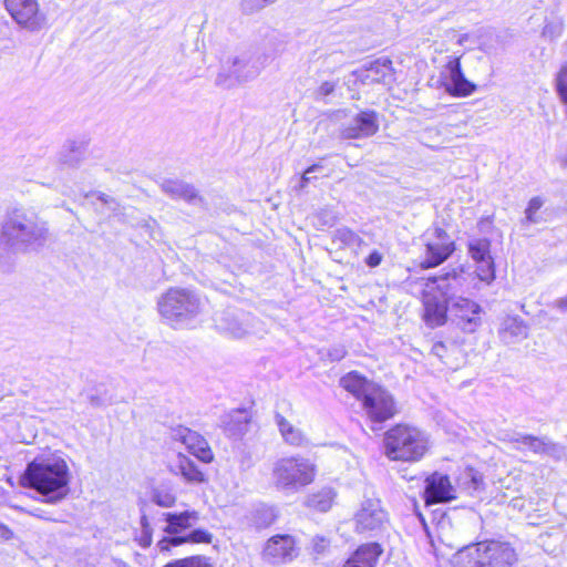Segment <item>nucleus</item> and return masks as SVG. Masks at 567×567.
I'll use <instances>...</instances> for the list:
<instances>
[{
	"label": "nucleus",
	"mask_w": 567,
	"mask_h": 567,
	"mask_svg": "<svg viewBox=\"0 0 567 567\" xmlns=\"http://www.w3.org/2000/svg\"><path fill=\"white\" fill-rule=\"evenodd\" d=\"M161 519L166 523L163 532L173 537L181 536L179 534L192 528L199 520V514L196 511L167 512L161 514Z\"/></svg>",
	"instance_id": "20"
},
{
	"label": "nucleus",
	"mask_w": 567,
	"mask_h": 567,
	"mask_svg": "<svg viewBox=\"0 0 567 567\" xmlns=\"http://www.w3.org/2000/svg\"><path fill=\"white\" fill-rule=\"evenodd\" d=\"M23 487L35 489L43 502L58 504L69 492L70 471L65 460L56 454L35 457L20 477Z\"/></svg>",
	"instance_id": "1"
},
{
	"label": "nucleus",
	"mask_w": 567,
	"mask_h": 567,
	"mask_svg": "<svg viewBox=\"0 0 567 567\" xmlns=\"http://www.w3.org/2000/svg\"><path fill=\"white\" fill-rule=\"evenodd\" d=\"M275 421L284 441L287 444L292 446H303L307 444L308 441L302 431L293 426L281 414L277 413L275 415Z\"/></svg>",
	"instance_id": "30"
},
{
	"label": "nucleus",
	"mask_w": 567,
	"mask_h": 567,
	"mask_svg": "<svg viewBox=\"0 0 567 567\" xmlns=\"http://www.w3.org/2000/svg\"><path fill=\"white\" fill-rule=\"evenodd\" d=\"M7 11L22 28L38 32L48 25V17L38 0H4Z\"/></svg>",
	"instance_id": "11"
},
{
	"label": "nucleus",
	"mask_w": 567,
	"mask_h": 567,
	"mask_svg": "<svg viewBox=\"0 0 567 567\" xmlns=\"http://www.w3.org/2000/svg\"><path fill=\"white\" fill-rule=\"evenodd\" d=\"M563 32V23L561 22H548L545 24L543 29V37L554 40L560 37Z\"/></svg>",
	"instance_id": "47"
},
{
	"label": "nucleus",
	"mask_w": 567,
	"mask_h": 567,
	"mask_svg": "<svg viewBox=\"0 0 567 567\" xmlns=\"http://www.w3.org/2000/svg\"><path fill=\"white\" fill-rule=\"evenodd\" d=\"M422 241L425 250L421 266L425 269L443 264L455 250V244L450 235L439 226L429 228L422 235Z\"/></svg>",
	"instance_id": "10"
},
{
	"label": "nucleus",
	"mask_w": 567,
	"mask_h": 567,
	"mask_svg": "<svg viewBox=\"0 0 567 567\" xmlns=\"http://www.w3.org/2000/svg\"><path fill=\"white\" fill-rule=\"evenodd\" d=\"M337 497V492L332 487H323L320 491L308 495L305 499V506L320 513L328 512Z\"/></svg>",
	"instance_id": "28"
},
{
	"label": "nucleus",
	"mask_w": 567,
	"mask_h": 567,
	"mask_svg": "<svg viewBox=\"0 0 567 567\" xmlns=\"http://www.w3.org/2000/svg\"><path fill=\"white\" fill-rule=\"evenodd\" d=\"M559 162H560L561 167L567 169V154L561 156Z\"/></svg>",
	"instance_id": "59"
},
{
	"label": "nucleus",
	"mask_w": 567,
	"mask_h": 567,
	"mask_svg": "<svg viewBox=\"0 0 567 567\" xmlns=\"http://www.w3.org/2000/svg\"><path fill=\"white\" fill-rule=\"evenodd\" d=\"M205 302L198 293L186 288H171L158 300L161 316L171 326H188L204 309Z\"/></svg>",
	"instance_id": "6"
},
{
	"label": "nucleus",
	"mask_w": 567,
	"mask_h": 567,
	"mask_svg": "<svg viewBox=\"0 0 567 567\" xmlns=\"http://www.w3.org/2000/svg\"><path fill=\"white\" fill-rule=\"evenodd\" d=\"M334 243H339L343 247H354L362 244V238L348 227H340L332 234Z\"/></svg>",
	"instance_id": "37"
},
{
	"label": "nucleus",
	"mask_w": 567,
	"mask_h": 567,
	"mask_svg": "<svg viewBox=\"0 0 567 567\" xmlns=\"http://www.w3.org/2000/svg\"><path fill=\"white\" fill-rule=\"evenodd\" d=\"M278 51V49L272 53L267 51H243L229 55L221 62L215 84L224 89H231L255 80L270 64Z\"/></svg>",
	"instance_id": "5"
},
{
	"label": "nucleus",
	"mask_w": 567,
	"mask_h": 567,
	"mask_svg": "<svg viewBox=\"0 0 567 567\" xmlns=\"http://www.w3.org/2000/svg\"><path fill=\"white\" fill-rule=\"evenodd\" d=\"M554 306L561 312L567 311V295L563 298L555 300Z\"/></svg>",
	"instance_id": "54"
},
{
	"label": "nucleus",
	"mask_w": 567,
	"mask_h": 567,
	"mask_svg": "<svg viewBox=\"0 0 567 567\" xmlns=\"http://www.w3.org/2000/svg\"><path fill=\"white\" fill-rule=\"evenodd\" d=\"M171 471L190 484H200L206 481L205 474L197 467L196 463L183 453H178L171 465Z\"/></svg>",
	"instance_id": "24"
},
{
	"label": "nucleus",
	"mask_w": 567,
	"mask_h": 567,
	"mask_svg": "<svg viewBox=\"0 0 567 567\" xmlns=\"http://www.w3.org/2000/svg\"><path fill=\"white\" fill-rule=\"evenodd\" d=\"M547 436H535L532 434L515 433L508 437V442L520 444L535 454H543Z\"/></svg>",
	"instance_id": "34"
},
{
	"label": "nucleus",
	"mask_w": 567,
	"mask_h": 567,
	"mask_svg": "<svg viewBox=\"0 0 567 567\" xmlns=\"http://www.w3.org/2000/svg\"><path fill=\"white\" fill-rule=\"evenodd\" d=\"M392 78V61L390 59H379L367 68L365 79L371 82H386Z\"/></svg>",
	"instance_id": "31"
},
{
	"label": "nucleus",
	"mask_w": 567,
	"mask_h": 567,
	"mask_svg": "<svg viewBox=\"0 0 567 567\" xmlns=\"http://www.w3.org/2000/svg\"><path fill=\"white\" fill-rule=\"evenodd\" d=\"M460 485L470 494L478 493L485 489L483 475L472 467L465 468L460 477Z\"/></svg>",
	"instance_id": "35"
},
{
	"label": "nucleus",
	"mask_w": 567,
	"mask_h": 567,
	"mask_svg": "<svg viewBox=\"0 0 567 567\" xmlns=\"http://www.w3.org/2000/svg\"><path fill=\"white\" fill-rule=\"evenodd\" d=\"M250 421V413L245 409H238L225 414L220 424L227 436L237 439L248 432Z\"/></svg>",
	"instance_id": "22"
},
{
	"label": "nucleus",
	"mask_w": 567,
	"mask_h": 567,
	"mask_svg": "<svg viewBox=\"0 0 567 567\" xmlns=\"http://www.w3.org/2000/svg\"><path fill=\"white\" fill-rule=\"evenodd\" d=\"M150 499L159 507L172 508L177 502V496L172 486L161 484L151 489Z\"/></svg>",
	"instance_id": "32"
},
{
	"label": "nucleus",
	"mask_w": 567,
	"mask_h": 567,
	"mask_svg": "<svg viewBox=\"0 0 567 567\" xmlns=\"http://www.w3.org/2000/svg\"><path fill=\"white\" fill-rule=\"evenodd\" d=\"M4 248L13 252H27L44 245L48 239V224L34 209L12 207L2 220Z\"/></svg>",
	"instance_id": "2"
},
{
	"label": "nucleus",
	"mask_w": 567,
	"mask_h": 567,
	"mask_svg": "<svg viewBox=\"0 0 567 567\" xmlns=\"http://www.w3.org/2000/svg\"><path fill=\"white\" fill-rule=\"evenodd\" d=\"M529 328L519 317H507L503 320L499 337L506 344L519 342L528 337Z\"/></svg>",
	"instance_id": "25"
},
{
	"label": "nucleus",
	"mask_w": 567,
	"mask_h": 567,
	"mask_svg": "<svg viewBox=\"0 0 567 567\" xmlns=\"http://www.w3.org/2000/svg\"><path fill=\"white\" fill-rule=\"evenodd\" d=\"M468 254L475 262L491 257V241L486 238L472 239L468 243Z\"/></svg>",
	"instance_id": "39"
},
{
	"label": "nucleus",
	"mask_w": 567,
	"mask_h": 567,
	"mask_svg": "<svg viewBox=\"0 0 567 567\" xmlns=\"http://www.w3.org/2000/svg\"><path fill=\"white\" fill-rule=\"evenodd\" d=\"M517 561L513 545L496 539L464 545L452 557L453 567H514Z\"/></svg>",
	"instance_id": "3"
},
{
	"label": "nucleus",
	"mask_w": 567,
	"mask_h": 567,
	"mask_svg": "<svg viewBox=\"0 0 567 567\" xmlns=\"http://www.w3.org/2000/svg\"><path fill=\"white\" fill-rule=\"evenodd\" d=\"M476 275L480 280L489 284L495 279V267L492 256L476 261Z\"/></svg>",
	"instance_id": "43"
},
{
	"label": "nucleus",
	"mask_w": 567,
	"mask_h": 567,
	"mask_svg": "<svg viewBox=\"0 0 567 567\" xmlns=\"http://www.w3.org/2000/svg\"><path fill=\"white\" fill-rule=\"evenodd\" d=\"M215 323L220 332L241 339L255 332L256 318L243 310L228 308L216 317Z\"/></svg>",
	"instance_id": "13"
},
{
	"label": "nucleus",
	"mask_w": 567,
	"mask_h": 567,
	"mask_svg": "<svg viewBox=\"0 0 567 567\" xmlns=\"http://www.w3.org/2000/svg\"><path fill=\"white\" fill-rule=\"evenodd\" d=\"M384 447L390 460L417 462L427 452L429 440L419 429L398 424L385 433Z\"/></svg>",
	"instance_id": "8"
},
{
	"label": "nucleus",
	"mask_w": 567,
	"mask_h": 567,
	"mask_svg": "<svg viewBox=\"0 0 567 567\" xmlns=\"http://www.w3.org/2000/svg\"><path fill=\"white\" fill-rule=\"evenodd\" d=\"M482 309L480 305L468 298L453 300L449 305L440 303L435 295L424 297V320L431 327H440L445 323L447 312L453 322L464 332L472 333L481 324Z\"/></svg>",
	"instance_id": "4"
},
{
	"label": "nucleus",
	"mask_w": 567,
	"mask_h": 567,
	"mask_svg": "<svg viewBox=\"0 0 567 567\" xmlns=\"http://www.w3.org/2000/svg\"><path fill=\"white\" fill-rule=\"evenodd\" d=\"M544 205V200L542 197L536 196L533 197L527 205V208L525 209V217L522 220V224L524 226H529L532 224H538L542 219L539 216H537V212L542 208Z\"/></svg>",
	"instance_id": "42"
},
{
	"label": "nucleus",
	"mask_w": 567,
	"mask_h": 567,
	"mask_svg": "<svg viewBox=\"0 0 567 567\" xmlns=\"http://www.w3.org/2000/svg\"><path fill=\"white\" fill-rule=\"evenodd\" d=\"M99 200H101L102 203L104 204H110V203H114V199L111 198L110 196L105 195V194H99L97 196Z\"/></svg>",
	"instance_id": "57"
},
{
	"label": "nucleus",
	"mask_w": 567,
	"mask_h": 567,
	"mask_svg": "<svg viewBox=\"0 0 567 567\" xmlns=\"http://www.w3.org/2000/svg\"><path fill=\"white\" fill-rule=\"evenodd\" d=\"M555 91L560 102L566 106L565 115L567 117V62L560 66L555 76Z\"/></svg>",
	"instance_id": "41"
},
{
	"label": "nucleus",
	"mask_w": 567,
	"mask_h": 567,
	"mask_svg": "<svg viewBox=\"0 0 567 567\" xmlns=\"http://www.w3.org/2000/svg\"><path fill=\"white\" fill-rule=\"evenodd\" d=\"M322 169V166L319 164H313L309 166L303 174L301 175L299 179V188H305L312 179H316L317 177L313 176V173H317Z\"/></svg>",
	"instance_id": "48"
},
{
	"label": "nucleus",
	"mask_w": 567,
	"mask_h": 567,
	"mask_svg": "<svg viewBox=\"0 0 567 567\" xmlns=\"http://www.w3.org/2000/svg\"><path fill=\"white\" fill-rule=\"evenodd\" d=\"M317 475V466L300 455L278 458L271 471L274 486L286 494H295L310 485Z\"/></svg>",
	"instance_id": "7"
},
{
	"label": "nucleus",
	"mask_w": 567,
	"mask_h": 567,
	"mask_svg": "<svg viewBox=\"0 0 567 567\" xmlns=\"http://www.w3.org/2000/svg\"><path fill=\"white\" fill-rule=\"evenodd\" d=\"M309 550L316 558L327 557L332 551V542L324 535H315L310 540Z\"/></svg>",
	"instance_id": "38"
},
{
	"label": "nucleus",
	"mask_w": 567,
	"mask_h": 567,
	"mask_svg": "<svg viewBox=\"0 0 567 567\" xmlns=\"http://www.w3.org/2000/svg\"><path fill=\"white\" fill-rule=\"evenodd\" d=\"M347 354V350L343 346H336L328 351V357L331 361H340Z\"/></svg>",
	"instance_id": "51"
},
{
	"label": "nucleus",
	"mask_w": 567,
	"mask_h": 567,
	"mask_svg": "<svg viewBox=\"0 0 567 567\" xmlns=\"http://www.w3.org/2000/svg\"><path fill=\"white\" fill-rule=\"evenodd\" d=\"M361 404L364 414L373 423L385 422L396 414L393 396L378 384L368 390V394Z\"/></svg>",
	"instance_id": "12"
},
{
	"label": "nucleus",
	"mask_w": 567,
	"mask_h": 567,
	"mask_svg": "<svg viewBox=\"0 0 567 567\" xmlns=\"http://www.w3.org/2000/svg\"><path fill=\"white\" fill-rule=\"evenodd\" d=\"M336 82H329V81H326L323 82L317 90H316V99H324L327 96H329L330 94H332L334 92V89H336Z\"/></svg>",
	"instance_id": "50"
},
{
	"label": "nucleus",
	"mask_w": 567,
	"mask_h": 567,
	"mask_svg": "<svg viewBox=\"0 0 567 567\" xmlns=\"http://www.w3.org/2000/svg\"><path fill=\"white\" fill-rule=\"evenodd\" d=\"M386 522V513L375 498L364 499L354 515L355 530L358 533L380 529Z\"/></svg>",
	"instance_id": "16"
},
{
	"label": "nucleus",
	"mask_w": 567,
	"mask_h": 567,
	"mask_svg": "<svg viewBox=\"0 0 567 567\" xmlns=\"http://www.w3.org/2000/svg\"><path fill=\"white\" fill-rule=\"evenodd\" d=\"M30 515L34 516V517H38V518H43V519H48L47 517H44L42 515V511L40 509H34L32 512H29Z\"/></svg>",
	"instance_id": "58"
},
{
	"label": "nucleus",
	"mask_w": 567,
	"mask_h": 567,
	"mask_svg": "<svg viewBox=\"0 0 567 567\" xmlns=\"http://www.w3.org/2000/svg\"><path fill=\"white\" fill-rule=\"evenodd\" d=\"M463 520L462 515L455 509L444 513L436 526L441 542L451 548L456 547L462 540Z\"/></svg>",
	"instance_id": "19"
},
{
	"label": "nucleus",
	"mask_w": 567,
	"mask_h": 567,
	"mask_svg": "<svg viewBox=\"0 0 567 567\" xmlns=\"http://www.w3.org/2000/svg\"><path fill=\"white\" fill-rule=\"evenodd\" d=\"M277 0H241L240 7L244 13L251 14L258 12Z\"/></svg>",
	"instance_id": "44"
},
{
	"label": "nucleus",
	"mask_w": 567,
	"mask_h": 567,
	"mask_svg": "<svg viewBox=\"0 0 567 567\" xmlns=\"http://www.w3.org/2000/svg\"><path fill=\"white\" fill-rule=\"evenodd\" d=\"M383 256L378 250H373L369 254V256L365 258V264L371 267H378L382 262Z\"/></svg>",
	"instance_id": "52"
},
{
	"label": "nucleus",
	"mask_w": 567,
	"mask_h": 567,
	"mask_svg": "<svg viewBox=\"0 0 567 567\" xmlns=\"http://www.w3.org/2000/svg\"><path fill=\"white\" fill-rule=\"evenodd\" d=\"M299 555L296 540L290 535H276L265 545L262 557L272 565L287 564Z\"/></svg>",
	"instance_id": "15"
},
{
	"label": "nucleus",
	"mask_w": 567,
	"mask_h": 567,
	"mask_svg": "<svg viewBox=\"0 0 567 567\" xmlns=\"http://www.w3.org/2000/svg\"><path fill=\"white\" fill-rule=\"evenodd\" d=\"M424 498L427 505L446 503L455 498V489L450 477L441 473H433L425 480Z\"/></svg>",
	"instance_id": "18"
},
{
	"label": "nucleus",
	"mask_w": 567,
	"mask_h": 567,
	"mask_svg": "<svg viewBox=\"0 0 567 567\" xmlns=\"http://www.w3.org/2000/svg\"><path fill=\"white\" fill-rule=\"evenodd\" d=\"M543 455L550 456L555 460H561L566 456V449L546 437Z\"/></svg>",
	"instance_id": "46"
},
{
	"label": "nucleus",
	"mask_w": 567,
	"mask_h": 567,
	"mask_svg": "<svg viewBox=\"0 0 567 567\" xmlns=\"http://www.w3.org/2000/svg\"><path fill=\"white\" fill-rule=\"evenodd\" d=\"M147 505L145 504L142 507V516H141V526H142V546H150L152 543V527L148 522V516L146 514Z\"/></svg>",
	"instance_id": "45"
},
{
	"label": "nucleus",
	"mask_w": 567,
	"mask_h": 567,
	"mask_svg": "<svg viewBox=\"0 0 567 567\" xmlns=\"http://www.w3.org/2000/svg\"><path fill=\"white\" fill-rule=\"evenodd\" d=\"M341 386L348 392L352 393L361 403L368 394V390H371L375 383L368 381L357 372H350L342 377L340 380Z\"/></svg>",
	"instance_id": "27"
},
{
	"label": "nucleus",
	"mask_w": 567,
	"mask_h": 567,
	"mask_svg": "<svg viewBox=\"0 0 567 567\" xmlns=\"http://www.w3.org/2000/svg\"><path fill=\"white\" fill-rule=\"evenodd\" d=\"M440 79L445 91L453 96H467L476 90V85L465 78L460 58L449 56Z\"/></svg>",
	"instance_id": "14"
},
{
	"label": "nucleus",
	"mask_w": 567,
	"mask_h": 567,
	"mask_svg": "<svg viewBox=\"0 0 567 567\" xmlns=\"http://www.w3.org/2000/svg\"><path fill=\"white\" fill-rule=\"evenodd\" d=\"M163 567H213L209 558L203 555L179 558L165 564Z\"/></svg>",
	"instance_id": "40"
},
{
	"label": "nucleus",
	"mask_w": 567,
	"mask_h": 567,
	"mask_svg": "<svg viewBox=\"0 0 567 567\" xmlns=\"http://www.w3.org/2000/svg\"><path fill=\"white\" fill-rule=\"evenodd\" d=\"M379 130L377 115L373 111L360 112L352 123L343 130L346 138H359L374 135Z\"/></svg>",
	"instance_id": "21"
},
{
	"label": "nucleus",
	"mask_w": 567,
	"mask_h": 567,
	"mask_svg": "<svg viewBox=\"0 0 567 567\" xmlns=\"http://www.w3.org/2000/svg\"><path fill=\"white\" fill-rule=\"evenodd\" d=\"M317 216L319 221L323 226L331 227L338 221V215L333 210L328 208L321 209Z\"/></svg>",
	"instance_id": "49"
},
{
	"label": "nucleus",
	"mask_w": 567,
	"mask_h": 567,
	"mask_svg": "<svg viewBox=\"0 0 567 567\" xmlns=\"http://www.w3.org/2000/svg\"><path fill=\"white\" fill-rule=\"evenodd\" d=\"M0 537L3 539H11L13 537L12 530L3 524H0Z\"/></svg>",
	"instance_id": "55"
},
{
	"label": "nucleus",
	"mask_w": 567,
	"mask_h": 567,
	"mask_svg": "<svg viewBox=\"0 0 567 567\" xmlns=\"http://www.w3.org/2000/svg\"><path fill=\"white\" fill-rule=\"evenodd\" d=\"M276 518L277 515L275 509L266 505L257 506L248 516L249 525L257 529L270 526L276 520Z\"/></svg>",
	"instance_id": "33"
},
{
	"label": "nucleus",
	"mask_w": 567,
	"mask_h": 567,
	"mask_svg": "<svg viewBox=\"0 0 567 567\" xmlns=\"http://www.w3.org/2000/svg\"><path fill=\"white\" fill-rule=\"evenodd\" d=\"M468 286V276L463 268L453 269L439 277L429 278L423 292L426 295H435L440 303L449 305L453 300L463 298L462 293Z\"/></svg>",
	"instance_id": "9"
},
{
	"label": "nucleus",
	"mask_w": 567,
	"mask_h": 567,
	"mask_svg": "<svg viewBox=\"0 0 567 567\" xmlns=\"http://www.w3.org/2000/svg\"><path fill=\"white\" fill-rule=\"evenodd\" d=\"M89 401L90 404L94 408H100L103 405V400L99 395H90Z\"/></svg>",
	"instance_id": "56"
},
{
	"label": "nucleus",
	"mask_w": 567,
	"mask_h": 567,
	"mask_svg": "<svg viewBox=\"0 0 567 567\" xmlns=\"http://www.w3.org/2000/svg\"><path fill=\"white\" fill-rule=\"evenodd\" d=\"M163 190L174 198H182L190 204L200 202V197L194 186L181 181H165L162 185Z\"/></svg>",
	"instance_id": "29"
},
{
	"label": "nucleus",
	"mask_w": 567,
	"mask_h": 567,
	"mask_svg": "<svg viewBox=\"0 0 567 567\" xmlns=\"http://www.w3.org/2000/svg\"><path fill=\"white\" fill-rule=\"evenodd\" d=\"M446 351H447V348L446 346L439 341V342H435L433 346H432V349H431V353L440 359H443L446 354Z\"/></svg>",
	"instance_id": "53"
},
{
	"label": "nucleus",
	"mask_w": 567,
	"mask_h": 567,
	"mask_svg": "<svg viewBox=\"0 0 567 567\" xmlns=\"http://www.w3.org/2000/svg\"><path fill=\"white\" fill-rule=\"evenodd\" d=\"M174 441L181 442L186 450L204 463L213 461V452L206 440L195 431L179 426L172 431Z\"/></svg>",
	"instance_id": "17"
},
{
	"label": "nucleus",
	"mask_w": 567,
	"mask_h": 567,
	"mask_svg": "<svg viewBox=\"0 0 567 567\" xmlns=\"http://www.w3.org/2000/svg\"><path fill=\"white\" fill-rule=\"evenodd\" d=\"M212 540L213 535L209 532L197 528L183 536L163 537L157 543V548L161 553H166L169 551L172 547H177L186 543L210 544Z\"/></svg>",
	"instance_id": "23"
},
{
	"label": "nucleus",
	"mask_w": 567,
	"mask_h": 567,
	"mask_svg": "<svg viewBox=\"0 0 567 567\" xmlns=\"http://www.w3.org/2000/svg\"><path fill=\"white\" fill-rule=\"evenodd\" d=\"M382 551L378 543L363 544L346 561L344 567H375Z\"/></svg>",
	"instance_id": "26"
},
{
	"label": "nucleus",
	"mask_w": 567,
	"mask_h": 567,
	"mask_svg": "<svg viewBox=\"0 0 567 567\" xmlns=\"http://www.w3.org/2000/svg\"><path fill=\"white\" fill-rule=\"evenodd\" d=\"M84 156V146L72 142L68 144L65 150L61 153L60 162L69 167H76L82 163Z\"/></svg>",
	"instance_id": "36"
}]
</instances>
